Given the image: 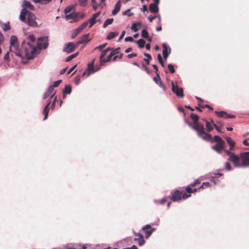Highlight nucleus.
<instances>
[{
	"mask_svg": "<svg viewBox=\"0 0 249 249\" xmlns=\"http://www.w3.org/2000/svg\"><path fill=\"white\" fill-rule=\"evenodd\" d=\"M10 45L18 43V38L15 36H11L10 41Z\"/></svg>",
	"mask_w": 249,
	"mask_h": 249,
	"instance_id": "nucleus-38",
	"label": "nucleus"
},
{
	"mask_svg": "<svg viewBox=\"0 0 249 249\" xmlns=\"http://www.w3.org/2000/svg\"><path fill=\"white\" fill-rule=\"evenodd\" d=\"M113 18L107 19L103 24V27L106 28L107 25L111 24L113 22Z\"/></svg>",
	"mask_w": 249,
	"mask_h": 249,
	"instance_id": "nucleus-35",
	"label": "nucleus"
},
{
	"mask_svg": "<svg viewBox=\"0 0 249 249\" xmlns=\"http://www.w3.org/2000/svg\"><path fill=\"white\" fill-rule=\"evenodd\" d=\"M224 151L229 156L228 160L232 162L234 167L236 168L249 167V152L240 153L238 155L227 149Z\"/></svg>",
	"mask_w": 249,
	"mask_h": 249,
	"instance_id": "nucleus-2",
	"label": "nucleus"
},
{
	"mask_svg": "<svg viewBox=\"0 0 249 249\" xmlns=\"http://www.w3.org/2000/svg\"><path fill=\"white\" fill-rule=\"evenodd\" d=\"M107 45V43H104L103 44H102L99 46L96 47L95 49H99V50L101 51Z\"/></svg>",
	"mask_w": 249,
	"mask_h": 249,
	"instance_id": "nucleus-54",
	"label": "nucleus"
},
{
	"mask_svg": "<svg viewBox=\"0 0 249 249\" xmlns=\"http://www.w3.org/2000/svg\"><path fill=\"white\" fill-rule=\"evenodd\" d=\"M134 234L136 236L138 237L134 238V240L135 241L138 240V244L139 246L143 245L145 243L143 236L141 233L136 232L135 231L134 232Z\"/></svg>",
	"mask_w": 249,
	"mask_h": 249,
	"instance_id": "nucleus-14",
	"label": "nucleus"
},
{
	"mask_svg": "<svg viewBox=\"0 0 249 249\" xmlns=\"http://www.w3.org/2000/svg\"><path fill=\"white\" fill-rule=\"evenodd\" d=\"M137 44L140 47V48H143L145 44V41L142 39H140L139 40H138Z\"/></svg>",
	"mask_w": 249,
	"mask_h": 249,
	"instance_id": "nucleus-37",
	"label": "nucleus"
},
{
	"mask_svg": "<svg viewBox=\"0 0 249 249\" xmlns=\"http://www.w3.org/2000/svg\"><path fill=\"white\" fill-rule=\"evenodd\" d=\"M88 24V21L84 22L80 26H79L78 28L82 31V30L87 26Z\"/></svg>",
	"mask_w": 249,
	"mask_h": 249,
	"instance_id": "nucleus-47",
	"label": "nucleus"
},
{
	"mask_svg": "<svg viewBox=\"0 0 249 249\" xmlns=\"http://www.w3.org/2000/svg\"><path fill=\"white\" fill-rule=\"evenodd\" d=\"M120 50V47H118V48L115 49V50H112L111 52H112L113 54H114V55L115 54H117L119 53Z\"/></svg>",
	"mask_w": 249,
	"mask_h": 249,
	"instance_id": "nucleus-58",
	"label": "nucleus"
},
{
	"mask_svg": "<svg viewBox=\"0 0 249 249\" xmlns=\"http://www.w3.org/2000/svg\"><path fill=\"white\" fill-rule=\"evenodd\" d=\"M224 143H217L215 145L212 146V148L217 153H220L224 148Z\"/></svg>",
	"mask_w": 249,
	"mask_h": 249,
	"instance_id": "nucleus-18",
	"label": "nucleus"
},
{
	"mask_svg": "<svg viewBox=\"0 0 249 249\" xmlns=\"http://www.w3.org/2000/svg\"><path fill=\"white\" fill-rule=\"evenodd\" d=\"M157 85H158L159 87L161 88L164 91L166 90V87L164 84H163L161 81H160L159 83L157 84Z\"/></svg>",
	"mask_w": 249,
	"mask_h": 249,
	"instance_id": "nucleus-49",
	"label": "nucleus"
},
{
	"mask_svg": "<svg viewBox=\"0 0 249 249\" xmlns=\"http://www.w3.org/2000/svg\"><path fill=\"white\" fill-rule=\"evenodd\" d=\"M118 35V33L111 32H110L107 37V39L110 40L114 38L115 36Z\"/></svg>",
	"mask_w": 249,
	"mask_h": 249,
	"instance_id": "nucleus-29",
	"label": "nucleus"
},
{
	"mask_svg": "<svg viewBox=\"0 0 249 249\" xmlns=\"http://www.w3.org/2000/svg\"><path fill=\"white\" fill-rule=\"evenodd\" d=\"M141 36L143 38H144L145 39H147L149 41H150L151 40V38H149V34L146 29H143L142 31Z\"/></svg>",
	"mask_w": 249,
	"mask_h": 249,
	"instance_id": "nucleus-23",
	"label": "nucleus"
},
{
	"mask_svg": "<svg viewBox=\"0 0 249 249\" xmlns=\"http://www.w3.org/2000/svg\"><path fill=\"white\" fill-rule=\"evenodd\" d=\"M35 3H39L41 4H46L49 3L52 0H32Z\"/></svg>",
	"mask_w": 249,
	"mask_h": 249,
	"instance_id": "nucleus-32",
	"label": "nucleus"
},
{
	"mask_svg": "<svg viewBox=\"0 0 249 249\" xmlns=\"http://www.w3.org/2000/svg\"><path fill=\"white\" fill-rule=\"evenodd\" d=\"M198 106H199L200 107H201L202 108H208L209 109V110H210L211 111H213V108H212V107H211L209 105H204V104H201L200 103H198Z\"/></svg>",
	"mask_w": 249,
	"mask_h": 249,
	"instance_id": "nucleus-40",
	"label": "nucleus"
},
{
	"mask_svg": "<svg viewBox=\"0 0 249 249\" xmlns=\"http://www.w3.org/2000/svg\"><path fill=\"white\" fill-rule=\"evenodd\" d=\"M28 39L29 40V41L31 42H29L31 45H32L31 44V43H34L35 42V40H36V38L34 36V35H30L28 36Z\"/></svg>",
	"mask_w": 249,
	"mask_h": 249,
	"instance_id": "nucleus-43",
	"label": "nucleus"
},
{
	"mask_svg": "<svg viewBox=\"0 0 249 249\" xmlns=\"http://www.w3.org/2000/svg\"><path fill=\"white\" fill-rule=\"evenodd\" d=\"M172 91L178 97L182 98L184 96L183 89L182 88L178 87L177 85H175L173 81H171Z\"/></svg>",
	"mask_w": 249,
	"mask_h": 249,
	"instance_id": "nucleus-7",
	"label": "nucleus"
},
{
	"mask_svg": "<svg viewBox=\"0 0 249 249\" xmlns=\"http://www.w3.org/2000/svg\"><path fill=\"white\" fill-rule=\"evenodd\" d=\"M191 196V194H187L184 192L176 190L172 194L171 199L173 201H179L181 199V198L185 199Z\"/></svg>",
	"mask_w": 249,
	"mask_h": 249,
	"instance_id": "nucleus-6",
	"label": "nucleus"
},
{
	"mask_svg": "<svg viewBox=\"0 0 249 249\" xmlns=\"http://www.w3.org/2000/svg\"><path fill=\"white\" fill-rule=\"evenodd\" d=\"M225 139L230 146H231V147H234L235 142L231 138L227 137L225 138Z\"/></svg>",
	"mask_w": 249,
	"mask_h": 249,
	"instance_id": "nucleus-30",
	"label": "nucleus"
},
{
	"mask_svg": "<svg viewBox=\"0 0 249 249\" xmlns=\"http://www.w3.org/2000/svg\"><path fill=\"white\" fill-rule=\"evenodd\" d=\"M71 92V87L70 85H67L65 86L64 89L63 90V95L65 94H70Z\"/></svg>",
	"mask_w": 249,
	"mask_h": 249,
	"instance_id": "nucleus-24",
	"label": "nucleus"
},
{
	"mask_svg": "<svg viewBox=\"0 0 249 249\" xmlns=\"http://www.w3.org/2000/svg\"><path fill=\"white\" fill-rule=\"evenodd\" d=\"M62 81L61 80L56 81L53 83V85L51 86V87H53V88L54 89V88L58 87Z\"/></svg>",
	"mask_w": 249,
	"mask_h": 249,
	"instance_id": "nucleus-44",
	"label": "nucleus"
},
{
	"mask_svg": "<svg viewBox=\"0 0 249 249\" xmlns=\"http://www.w3.org/2000/svg\"><path fill=\"white\" fill-rule=\"evenodd\" d=\"M121 7V2L120 0L117 1L115 5V8L112 11V14L113 15H116L120 11Z\"/></svg>",
	"mask_w": 249,
	"mask_h": 249,
	"instance_id": "nucleus-19",
	"label": "nucleus"
},
{
	"mask_svg": "<svg viewBox=\"0 0 249 249\" xmlns=\"http://www.w3.org/2000/svg\"><path fill=\"white\" fill-rule=\"evenodd\" d=\"M149 10L152 13H157L159 12L158 6L155 4L151 3L149 5Z\"/></svg>",
	"mask_w": 249,
	"mask_h": 249,
	"instance_id": "nucleus-21",
	"label": "nucleus"
},
{
	"mask_svg": "<svg viewBox=\"0 0 249 249\" xmlns=\"http://www.w3.org/2000/svg\"><path fill=\"white\" fill-rule=\"evenodd\" d=\"M190 118L193 121V124L190 122L185 121L187 124L194 130L197 129L200 127L204 125L203 124L200 123L198 120L199 119V117L197 114H195L194 113H191L190 114Z\"/></svg>",
	"mask_w": 249,
	"mask_h": 249,
	"instance_id": "nucleus-4",
	"label": "nucleus"
},
{
	"mask_svg": "<svg viewBox=\"0 0 249 249\" xmlns=\"http://www.w3.org/2000/svg\"><path fill=\"white\" fill-rule=\"evenodd\" d=\"M55 94V91L54 92V89L51 86L49 87L48 90L44 94V99H45L51 96V98L53 97Z\"/></svg>",
	"mask_w": 249,
	"mask_h": 249,
	"instance_id": "nucleus-15",
	"label": "nucleus"
},
{
	"mask_svg": "<svg viewBox=\"0 0 249 249\" xmlns=\"http://www.w3.org/2000/svg\"><path fill=\"white\" fill-rule=\"evenodd\" d=\"M90 74V72L86 69L82 74V77H84L85 75L89 76Z\"/></svg>",
	"mask_w": 249,
	"mask_h": 249,
	"instance_id": "nucleus-59",
	"label": "nucleus"
},
{
	"mask_svg": "<svg viewBox=\"0 0 249 249\" xmlns=\"http://www.w3.org/2000/svg\"><path fill=\"white\" fill-rule=\"evenodd\" d=\"M168 70L169 71H170V72L171 73H173L175 72V70L174 69V66L171 64H169L168 65Z\"/></svg>",
	"mask_w": 249,
	"mask_h": 249,
	"instance_id": "nucleus-48",
	"label": "nucleus"
},
{
	"mask_svg": "<svg viewBox=\"0 0 249 249\" xmlns=\"http://www.w3.org/2000/svg\"><path fill=\"white\" fill-rule=\"evenodd\" d=\"M78 54V52H77L75 53H73V54H72L71 55H70V56H68L66 58V62H69L72 59L75 58Z\"/></svg>",
	"mask_w": 249,
	"mask_h": 249,
	"instance_id": "nucleus-34",
	"label": "nucleus"
},
{
	"mask_svg": "<svg viewBox=\"0 0 249 249\" xmlns=\"http://www.w3.org/2000/svg\"><path fill=\"white\" fill-rule=\"evenodd\" d=\"M217 142V143H225L222 139L219 136H214L213 142Z\"/></svg>",
	"mask_w": 249,
	"mask_h": 249,
	"instance_id": "nucleus-33",
	"label": "nucleus"
},
{
	"mask_svg": "<svg viewBox=\"0 0 249 249\" xmlns=\"http://www.w3.org/2000/svg\"><path fill=\"white\" fill-rule=\"evenodd\" d=\"M10 51L14 52L16 55L21 57L22 62L26 63L28 60L34 57L36 49L35 45H31L29 42L23 41L19 49L18 43L11 44Z\"/></svg>",
	"mask_w": 249,
	"mask_h": 249,
	"instance_id": "nucleus-1",
	"label": "nucleus"
},
{
	"mask_svg": "<svg viewBox=\"0 0 249 249\" xmlns=\"http://www.w3.org/2000/svg\"><path fill=\"white\" fill-rule=\"evenodd\" d=\"M79 14V13H72L66 15L65 18L67 20L72 19V21L71 22H75L78 20Z\"/></svg>",
	"mask_w": 249,
	"mask_h": 249,
	"instance_id": "nucleus-13",
	"label": "nucleus"
},
{
	"mask_svg": "<svg viewBox=\"0 0 249 249\" xmlns=\"http://www.w3.org/2000/svg\"><path fill=\"white\" fill-rule=\"evenodd\" d=\"M123 56V53H121V54H120L119 55H116V56H114V57H113V58H112V60H113V61H115V60L117 59V58H118L119 59H121V58H122Z\"/></svg>",
	"mask_w": 249,
	"mask_h": 249,
	"instance_id": "nucleus-57",
	"label": "nucleus"
},
{
	"mask_svg": "<svg viewBox=\"0 0 249 249\" xmlns=\"http://www.w3.org/2000/svg\"><path fill=\"white\" fill-rule=\"evenodd\" d=\"M101 12H98L92 15V17L89 19V22L90 23L89 27H91L94 25L97 21L96 19L100 15Z\"/></svg>",
	"mask_w": 249,
	"mask_h": 249,
	"instance_id": "nucleus-16",
	"label": "nucleus"
},
{
	"mask_svg": "<svg viewBox=\"0 0 249 249\" xmlns=\"http://www.w3.org/2000/svg\"><path fill=\"white\" fill-rule=\"evenodd\" d=\"M225 169L227 171H230L231 169V167L230 163L229 161H227L225 163Z\"/></svg>",
	"mask_w": 249,
	"mask_h": 249,
	"instance_id": "nucleus-45",
	"label": "nucleus"
},
{
	"mask_svg": "<svg viewBox=\"0 0 249 249\" xmlns=\"http://www.w3.org/2000/svg\"><path fill=\"white\" fill-rule=\"evenodd\" d=\"M142 66L148 74L150 73L151 71H150L149 68L147 67L144 63L142 64Z\"/></svg>",
	"mask_w": 249,
	"mask_h": 249,
	"instance_id": "nucleus-51",
	"label": "nucleus"
},
{
	"mask_svg": "<svg viewBox=\"0 0 249 249\" xmlns=\"http://www.w3.org/2000/svg\"><path fill=\"white\" fill-rule=\"evenodd\" d=\"M202 120L205 123L206 132H211L213 129L214 126L215 125V123L213 120L212 119L210 120H207L205 119H202Z\"/></svg>",
	"mask_w": 249,
	"mask_h": 249,
	"instance_id": "nucleus-10",
	"label": "nucleus"
},
{
	"mask_svg": "<svg viewBox=\"0 0 249 249\" xmlns=\"http://www.w3.org/2000/svg\"><path fill=\"white\" fill-rule=\"evenodd\" d=\"M51 103V101H49L48 103L46 105L43 110V113L44 114V120H46L48 118V113L49 111V106Z\"/></svg>",
	"mask_w": 249,
	"mask_h": 249,
	"instance_id": "nucleus-20",
	"label": "nucleus"
},
{
	"mask_svg": "<svg viewBox=\"0 0 249 249\" xmlns=\"http://www.w3.org/2000/svg\"><path fill=\"white\" fill-rule=\"evenodd\" d=\"M75 46H74L73 42H69L65 44L63 48V51L66 52L68 53H71L75 50Z\"/></svg>",
	"mask_w": 249,
	"mask_h": 249,
	"instance_id": "nucleus-12",
	"label": "nucleus"
},
{
	"mask_svg": "<svg viewBox=\"0 0 249 249\" xmlns=\"http://www.w3.org/2000/svg\"><path fill=\"white\" fill-rule=\"evenodd\" d=\"M137 56V53H132L128 54L127 57L129 58H132L133 57H136Z\"/></svg>",
	"mask_w": 249,
	"mask_h": 249,
	"instance_id": "nucleus-62",
	"label": "nucleus"
},
{
	"mask_svg": "<svg viewBox=\"0 0 249 249\" xmlns=\"http://www.w3.org/2000/svg\"><path fill=\"white\" fill-rule=\"evenodd\" d=\"M48 36L38 38L37 40V46L38 48L40 49L47 48L48 46Z\"/></svg>",
	"mask_w": 249,
	"mask_h": 249,
	"instance_id": "nucleus-8",
	"label": "nucleus"
},
{
	"mask_svg": "<svg viewBox=\"0 0 249 249\" xmlns=\"http://www.w3.org/2000/svg\"><path fill=\"white\" fill-rule=\"evenodd\" d=\"M23 6L29 8L30 10H34V7L31 3L27 0H24L23 2Z\"/></svg>",
	"mask_w": 249,
	"mask_h": 249,
	"instance_id": "nucleus-25",
	"label": "nucleus"
},
{
	"mask_svg": "<svg viewBox=\"0 0 249 249\" xmlns=\"http://www.w3.org/2000/svg\"><path fill=\"white\" fill-rule=\"evenodd\" d=\"M144 55L146 56V58H144V61L146 62L147 65L150 64V60L152 59L151 55L147 53H144Z\"/></svg>",
	"mask_w": 249,
	"mask_h": 249,
	"instance_id": "nucleus-31",
	"label": "nucleus"
},
{
	"mask_svg": "<svg viewBox=\"0 0 249 249\" xmlns=\"http://www.w3.org/2000/svg\"><path fill=\"white\" fill-rule=\"evenodd\" d=\"M94 61H95V59H94L92 61V62H91V63L88 64L87 70L88 71H89L90 72H95V71H98L99 69H99H96V70H94Z\"/></svg>",
	"mask_w": 249,
	"mask_h": 249,
	"instance_id": "nucleus-22",
	"label": "nucleus"
},
{
	"mask_svg": "<svg viewBox=\"0 0 249 249\" xmlns=\"http://www.w3.org/2000/svg\"><path fill=\"white\" fill-rule=\"evenodd\" d=\"M156 76H155L153 78V80L157 84L159 83L160 81L161 80V78L159 74L157 72H156Z\"/></svg>",
	"mask_w": 249,
	"mask_h": 249,
	"instance_id": "nucleus-39",
	"label": "nucleus"
},
{
	"mask_svg": "<svg viewBox=\"0 0 249 249\" xmlns=\"http://www.w3.org/2000/svg\"><path fill=\"white\" fill-rule=\"evenodd\" d=\"M74 82L75 85H78L79 84L80 82V76H77L75 78Z\"/></svg>",
	"mask_w": 249,
	"mask_h": 249,
	"instance_id": "nucleus-55",
	"label": "nucleus"
},
{
	"mask_svg": "<svg viewBox=\"0 0 249 249\" xmlns=\"http://www.w3.org/2000/svg\"><path fill=\"white\" fill-rule=\"evenodd\" d=\"M76 66H77V65H75L73 66L72 67H71L68 71L67 74H69L71 73L75 69Z\"/></svg>",
	"mask_w": 249,
	"mask_h": 249,
	"instance_id": "nucleus-63",
	"label": "nucleus"
},
{
	"mask_svg": "<svg viewBox=\"0 0 249 249\" xmlns=\"http://www.w3.org/2000/svg\"><path fill=\"white\" fill-rule=\"evenodd\" d=\"M214 113L216 114L218 117L224 118L225 119L235 118V116L234 115L228 114L226 111H221L219 112L215 111Z\"/></svg>",
	"mask_w": 249,
	"mask_h": 249,
	"instance_id": "nucleus-11",
	"label": "nucleus"
},
{
	"mask_svg": "<svg viewBox=\"0 0 249 249\" xmlns=\"http://www.w3.org/2000/svg\"><path fill=\"white\" fill-rule=\"evenodd\" d=\"M89 34H88L81 36L80 40L81 41L82 43H87L90 40V39L89 38Z\"/></svg>",
	"mask_w": 249,
	"mask_h": 249,
	"instance_id": "nucleus-26",
	"label": "nucleus"
},
{
	"mask_svg": "<svg viewBox=\"0 0 249 249\" xmlns=\"http://www.w3.org/2000/svg\"><path fill=\"white\" fill-rule=\"evenodd\" d=\"M73 8V6H69L67 7L64 10V13L67 15L68 13H70L72 10Z\"/></svg>",
	"mask_w": 249,
	"mask_h": 249,
	"instance_id": "nucleus-46",
	"label": "nucleus"
},
{
	"mask_svg": "<svg viewBox=\"0 0 249 249\" xmlns=\"http://www.w3.org/2000/svg\"><path fill=\"white\" fill-rule=\"evenodd\" d=\"M192 186H190V185H188L186 188L185 191L186 192L188 193V194H190L191 193H192Z\"/></svg>",
	"mask_w": 249,
	"mask_h": 249,
	"instance_id": "nucleus-50",
	"label": "nucleus"
},
{
	"mask_svg": "<svg viewBox=\"0 0 249 249\" xmlns=\"http://www.w3.org/2000/svg\"><path fill=\"white\" fill-rule=\"evenodd\" d=\"M4 60L7 62L10 61L9 52H7L4 56Z\"/></svg>",
	"mask_w": 249,
	"mask_h": 249,
	"instance_id": "nucleus-52",
	"label": "nucleus"
},
{
	"mask_svg": "<svg viewBox=\"0 0 249 249\" xmlns=\"http://www.w3.org/2000/svg\"><path fill=\"white\" fill-rule=\"evenodd\" d=\"M200 183V181L199 180V179H196L194 182L191 183L190 185L191 186L194 187H195L196 185L197 184H199Z\"/></svg>",
	"mask_w": 249,
	"mask_h": 249,
	"instance_id": "nucleus-53",
	"label": "nucleus"
},
{
	"mask_svg": "<svg viewBox=\"0 0 249 249\" xmlns=\"http://www.w3.org/2000/svg\"><path fill=\"white\" fill-rule=\"evenodd\" d=\"M157 58H158V60L159 63L161 65V66L162 67H164V62L163 61V60H162V57H161V55H160V53L158 54V55H157Z\"/></svg>",
	"mask_w": 249,
	"mask_h": 249,
	"instance_id": "nucleus-41",
	"label": "nucleus"
},
{
	"mask_svg": "<svg viewBox=\"0 0 249 249\" xmlns=\"http://www.w3.org/2000/svg\"><path fill=\"white\" fill-rule=\"evenodd\" d=\"M197 132V135L203 140L213 142L212 136L208 132L205 131L204 125L195 130Z\"/></svg>",
	"mask_w": 249,
	"mask_h": 249,
	"instance_id": "nucleus-5",
	"label": "nucleus"
},
{
	"mask_svg": "<svg viewBox=\"0 0 249 249\" xmlns=\"http://www.w3.org/2000/svg\"><path fill=\"white\" fill-rule=\"evenodd\" d=\"M122 14L124 16L127 15L128 17H131L134 15V13L130 12V9H127V10L124 11Z\"/></svg>",
	"mask_w": 249,
	"mask_h": 249,
	"instance_id": "nucleus-42",
	"label": "nucleus"
},
{
	"mask_svg": "<svg viewBox=\"0 0 249 249\" xmlns=\"http://www.w3.org/2000/svg\"><path fill=\"white\" fill-rule=\"evenodd\" d=\"M162 46L163 48L162 54L163 56V58L165 59H166L168 57L169 53H170L171 52V49H170V48H169V52H168V48L166 44L165 43H163Z\"/></svg>",
	"mask_w": 249,
	"mask_h": 249,
	"instance_id": "nucleus-17",
	"label": "nucleus"
},
{
	"mask_svg": "<svg viewBox=\"0 0 249 249\" xmlns=\"http://www.w3.org/2000/svg\"><path fill=\"white\" fill-rule=\"evenodd\" d=\"M87 0H79L80 4L82 6H85Z\"/></svg>",
	"mask_w": 249,
	"mask_h": 249,
	"instance_id": "nucleus-60",
	"label": "nucleus"
},
{
	"mask_svg": "<svg viewBox=\"0 0 249 249\" xmlns=\"http://www.w3.org/2000/svg\"><path fill=\"white\" fill-rule=\"evenodd\" d=\"M27 16L28 24L30 26L36 27L38 25L35 16L31 12H28L25 8H23L20 13L19 18L23 22H26V17Z\"/></svg>",
	"mask_w": 249,
	"mask_h": 249,
	"instance_id": "nucleus-3",
	"label": "nucleus"
},
{
	"mask_svg": "<svg viewBox=\"0 0 249 249\" xmlns=\"http://www.w3.org/2000/svg\"><path fill=\"white\" fill-rule=\"evenodd\" d=\"M155 230V228H151L149 224L145 225L142 228V231L144 232L146 238H148Z\"/></svg>",
	"mask_w": 249,
	"mask_h": 249,
	"instance_id": "nucleus-9",
	"label": "nucleus"
},
{
	"mask_svg": "<svg viewBox=\"0 0 249 249\" xmlns=\"http://www.w3.org/2000/svg\"><path fill=\"white\" fill-rule=\"evenodd\" d=\"M124 40L125 41L132 42L133 41V38L131 36H127L125 38Z\"/></svg>",
	"mask_w": 249,
	"mask_h": 249,
	"instance_id": "nucleus-61",
	"label": "nucleus"
},
{
	"mask_svg": "<svg viewBox=\"0 0 249 249\" xmlns=\"http://www.w3.org/2000/svg\"><path fill=\"white\" fill-rule=\"evenodd\" d=\"M82 31L79 28L75 29L71 36V39H74Z\"/></svg>",
	"mask_w": 249,
	"mask_h": 249,
	"instance_id": "nucleus-28",
	"label": "nucleus"
},
{
	"mask_svg": "<svg viewBox=\"0 0 249 249\" xmlns=\"http://www.w3.org/2000/svg\"><path fill=\"white\" fill-rule=\"evenodd\" d=\"M114 55V54H113L111 52L110 53V54H109V55L107 57V61H110L111 59V58Z\"/></svg>",
	"mask_w": 249,
	"mask_h": 249,
	"instance_id": "nucleus-64",
	"label": "nucleus"
},
{
	"mask_svg": "<svg viewBox=\"0 0 249 249\" xmlns=\"http://www.w3.org/2000/svg\"><path fill=\"white\" fill-rule=\"evenodd\" d=\"M107 52V50H103L101 53L100 56V59H101L104 57V56L106 55Z\"/></svg>",
	"mask_w": 249,
	"mask_h": 249,
	"instance_id": "nucleus-56",
	"label": "nucleus"
},
{
	"mask_svg": "<svg viewBox=\"0 0 249 249\" xmlns=\"http://www.w3.org/2000/svg\"><path fill=\"white\" fill-rule=\"evenodd\" d=\"M142 25V23L141 22H139L137 23H134L132 24L131 26V29L134 32H137L138 31V28L137 27V25L140 26Z\"/></svg>",
	"mask_w": 249,
	"mask_h": 249,
	"instance_id": "nucleus-36",
	"label": "nucleus"
},
{
	"mask_svg": "<svg viewBox=\"0 0 249 249\" xmlns=\"http://www.w3.org/2000/svg\"><path fill=\"white\" fill-rule=\"evenodd\" d=\"M1 27L5 31H8L10 29V23L7 22L6 23H0Z\"/></svg>",
	"mask_w": 249,
	"mask_h": 249,
	"instance_id": "nucleus-27",
	"label": "nucleus"
}]
</instances>
